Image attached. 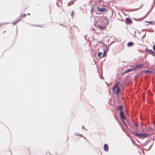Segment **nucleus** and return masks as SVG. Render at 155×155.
<instances>
[{
  "label": "nucleus",
  "mask_w": 155,
  "mask_h": 155,
  "mask_svg": "<svg viewBox=\"0 0 155 155\" xmlns=\"http://www.w3.org/2000/svg\"><path fill=\"white\" fill-rule=\"evenodd\" d=\"M143 3H140V5H139V6L138 8H141L143 6Z\"/></svg>",
  "instance_id": "a211bd4d"
},
{
  "label": "nucleus",
  "mask_w": 155,
  "mask_h": 155,
  "mask_svg": "<svg viewBox=\"0 0 155 155\" xmlns=\"http://www.w3.org/2000/svg\"><path fill=\"white\" fill-rule=\"evenodd\" d=\"M74 3V1H71L69 3H68V5H73Z\"/></svg>",
  "instance_id": "f3484780"
},
{
  "label": "nucleus",
  "mask_w": 155,
  "mask_h": 155,
  "mask_svg": "<svg viewBox=\"0 0 155 155\" xmlns=\"http://www.w3.org/2000/svg\"><path fill=\"white\" fill-rule=\"evenodd\" d=\"M147 22L149 23L151 25H153L154 23V22H152V21H149V22Z\"/></svg>",
  "instance_id": "6ab92c4d"
},
{
  "label": "nucleus",
  "mask_w": 155,
  "mask_h": 155,
  "mask_svg": "<svg viewBox=\"0 0 155 155\" xmlns=\"http://www.w3.org/2000/svg\"><path fill=\"white\" fill-rule=\"evenodd\" d=\"M120 88V87H118L116 91L115 92V93H116L117 95L119 94Z\"/></svg>",
  "instance_id": "f8f14e48"
},
{
  "label": "nucleus",
  "mask_w": 155,
  "mask_h": 155,
  "mask_svg": "<svg viewBox=\"0 0 155 155\" xmlns=\"http://www.w3.org/2000/svg\"><path fill=\"white\" fill-rule=\"evenodd\" d=\"M117 109L118 110H119L121 111L122 110V108L121 106H119L117 107Z\"/></svg>",
  "instance_id": "dca6fc26"
},
{
  "label": "nucleus",
  "mask_w": 155,
  "mask_h": 155,
  "mask_svg": "<svg viewBox=\"0 0 155 155\" xmlns=\"http://www.w3.org/2000/svg\"><path fill=\"white\" fill-rule=\"evenodd\" d=\"M146 50L148 52L150 53H153L154 52L152 50H150L148 49H146Z\"/></svg>",
  "instance_id": "ddd939ff"
},
{
  "label": "nucleus",
  "mask_w": 155,
  "mask_h": 155,
  "mask_svg": "<svg viewBox=\"0 0 155 155\" xmlns=\"http://www.w3.org/2000/svg\"><path fill=\"white\" fill-rule=\"evenodd\" d=\"M107 22V19L100 18L97 21L96 25L100 29H103L106 27Z\"/></svg>",
  "instance_id": "f257e3e1"
},
{
  "label": "nucleus",
  "mask_w": 155,
  "mask_h": 155,
  "mask_svg": "<svg viewBox=\"0 0 155 155\" xmlns=\"http://www.w3.org/2000/svg\"><path fill=\"white\" fill-rule=\"evenodd\" d=\"M123 123L125 125V122H123Z\"/></svg>",
  "instance_id": "a878e982"
},
{
  "label": "nucleus",
  "mask_w": 155,
  "mask_h": 155,
  "mask_svg": "<svg viewBox=\"0 0 155 155\" xmlns=\"http://www.w3.org/2000/svg\"><path fill=\"white\" fill-rule=\"evenodd\" d=\"M126 20L128 24H131L132 23V21L129 18H126Z\"/></svg>",
  "instance_id": "6e6552de"
},
{
  "label": "nucleus",
  "mask_w": 155,
  "mask_h": 155,
  "mask_svg": "<svg viewBox=\"0 0 155 155\" xmlns=\"http://www.w3.org/2000/svg\"><path fill=\"white\" fill-rule=\"evenodd\" d=\"M134 136H137L139 138H144L147 136V134L146 133L139 134L137 133H134L133 134Z\"/></svg>",
  "instance_id": "f03ea898"
},
{
  "label": "nucleus",
  "mask_w": 155,
  "mask_h": 155,
  "mask_svg": "<svg viewBox=\"0 0 155 155\" xmlns=\"http://www.w3.org/2000/svg\"><path fill=\"white\" fill-rule=\"evenodd\" d=\"M97 9L99 12H104L106 11V6L104 5H100L97 7Z\"/></svg>",
  "instance_id": "7ed1b4c3"
},
{
  "label": "nucleus",
  "mask_w": 155,
  "mask_h": 155,
  "mask_svg": "<svg viewBox=\"0 0 155 155\" xmlns=\"http://www.w3.org/2000/svg\"><path fill=\"white\" fill-rule=\"evenodd\" d=\"M74 0L76 1H77V0Z\"/></svg>",
  "instance_id": "cd10ccee"
},
{
  "label": "nucleus",
  "mask_w": 155,
  "mask_h": 155,
  "mask_svg": "<svg viewBox=\"0 0 155 155\" xmlns=\"http://www.w3.org/2000/svg\"><path fill=\"white\" fill-rule=\"evenodd\" d=\"M28 15H30V14L29 13H28Z\"/></svg>",
  "instance_id": "bb28decb"
},
{
  "label": "nucleus",
  "mask_w": 155,
  "mask_h": 155,
  "mask_svg": "<svg viewBox=\"0 0 155 155\" xmlns=\"http://www.w3.org/2000/svg\"><path fill=\"white\" fill-rule=\"evenodd\" d=\"M152 126L150 130H155V123L154 122H153L152 124Z\"/></svg>",
  "instance_id": "423d86ee"
},
{
  "label": "nucleus",
  "mask_w": 155,
  "mask_h": 155,
  "mask_svg": "<svg viewBox=\"0 0 155 155\" xmlns=\"http://www.w3.org/2000/svg\"><path fill=\"white\" fill-rule=\"evenodd\" d=\"M101 49L103 50V52H99L98 54V56L100 58H102L104 57L106 54L105 49L103 48H102Z\"/></svg>",
  "instance_id": "20e7f679"
},
{
  "label": "nucleus",
  "mask_w": 155,
  "mask_h": 155,
  "mask_svg": "<svg viewBox=\"0 0 155 155\" xmlns=\"http://www.w3.org/2000/svg\"><path fill=\"white\" fill-rule=\"evenodd\" d=\"M153 50L155 51V45H154L153 46Z\"/></svg>",
  "instance_id": "4be33fe9"
},
{
  "label": "nucleus",
  "mask_w": 155,
  "mask_h": 155,
  "mask_svg": "<svg viewBox=\"0 0 155 155\" xmlns=\"http://www.w3.org/2000/svg\"><path fill=\"white\" fill-rule=\"evenodd\" d=\"M21 17H20V18L19 20V21H17V22L19 21L20 20H21Z\"/></svg>",
  "instance_id": "b1692460"
},
{
  "label": "nucleus",
  "mask_w": 155,
  "mask_h": 155,
  "mask_svg": "<svg viewBox=\"0 0 155 155\" xmlns=\"http://www.w3.org/2000/svg\"><path fill=\"white\" fill-rule=\"evenodd\" d=\"M26 14H24V15H21V17H21V18H22V17H25V16H26Z\"/></svg>",
  "instance_id": "aec40b11"
},
{
  "label": "nucleus",
  "mask_w": 155,
  "mask_h": 155,
  "mask_svg": "<svg viewBox=\"0 0 155 155\" xmlns=\"http://www.w3.org/2000/svg\"><path fill=\"white\" fill-rule=\"evenodd\" d=\"M104 150L106 151H107L108 150V146L107 144H105L104 145Z\"/></svg>",
  "instance_id": "0eeeda50"
},
{
  "label": "nucleus",
  "mask_w": 155,
  "mask_h": 155,
  "mask_svg": "<svg viewBox=\"0 0 155 155\" xmlns=\"http://www.w3.org/2000/svg\"><path fill=\"white\" fill-rule=\"evenodd\" d=\"M134 70H133V69H128L126 71H125L124 72L125 73H127L129 72H130L132 71H134Z\"/></svg>",
  "instance_id": "2eb2a0df"
},
{
  "label": "nucleus",
  "mask_w": 155,
  "mask_h": 155,
  "mask_svg": "<svg viewBox=\"0 0 155 155\" xmlns=\"http://www.w3.org/2000/svg\"><path fill=\"white\" fill-rule=\"evenodd\" d=\"M143 66V65L141 64H138L135 66L133 69V70H136L138 68H141Z\"/></svg>",
  "instance_id": "39448f33"
},
{
  "label": "nucleus",
  "mask_w": 155,
  "mask_h": 155,
  "mask_svg": "<svg viewBox=\"0 0 155 155\" xmlns=\"http://www.w3.org/2000/svg\"><path fill=\"white\" fill-rule=\"evenodd\" d=\"M120 115L121 119H125V116H124V115L123 113L121 111L120 113Z\"/></svg>",
  "instance_id": "1a4fd4ad"
},
{
  "label": "nucleus",
  "mask_w": 155,
  "mask_h": 155,
  "mask_svg": "<svg viewBox=\"0 0 155 155\" xmlns=\"http://www.w3.org/2000/svg\"><path fill=\"white\" fill-rule=\"evenodd\" d=\"M134 1V0H127V2L129 4L133 3Z\"/></svg>",
  "instance_id": "4468645a"
},
{
  "label": "nucleus",
  "mask_w": 155,
  "mask_h": 155,
  "mask_svg": "<svg viewBox=\"0 0 155 155\" xmlns=\"http://www.w3.org/2000/svg\"><path fill=\"white\" fill-rule=\"evenodd\" d=\"M21 17H20V18L19 20V21H17V22L19 21L20 20H21Z\"/></svg>",
  "instance_id": "393cba45"
},
{
  "label": "nucleus",
  "mask_w": 155,
  "mask_h": 155,
  "mask_svg": "<svg viewBox=\"0 0 155 155\" xmlns=\"http://www.w3.org/2000/svg\"><path fill=\"white\" fill-rule=\"evenodd\" d=\"M134 44V43L132 42H130L127 43V45L128 47H130L133 46Z\"/></svg>",
  "instance_id": "9b49d317"
},
{
  "label": "nucleus",
  "mask_w": 155,
  "mask_h": 155,
  "mask_svg": "<svg viewBox=\"0 0 155 155\" xmlns=\"http://www.w3.org/2000/svg\"><path fill=\"white\" fill-rule=\"evenodd\" d=\"M135 126L137 127L138 126V123H136L135 124Z\"/></svg>",
  "instance_id": "412c9836"
},
{
  "label": "nucleus",
  "mask_w": 155,
  "mask_h": 155,
  "mask_svg": "<svg viewBox=\"0 0 155 155\" xmlns=\"http://www.w3.org/2000/svg\"><path fill=\"white\" fill-rule=\"evenodd\" d=\"M91 13H93V8L92 7L91 8Z\"/></svg>",
  "instance_id": "5701e85b"
},
{
  "label": "nucleus",
  "mask_w": 155,
  "mask_h": 155,
  "mask_svg": "<svg viewBox=\"0 0 155 155\" xmlns=\"http://www.w3.org/2000/svg\"><path fill=\"white\" fill-rule=\"evenodd\" d=\"M119 82H117V83L115 85H114V86L113 88V89H112V90L113 91H114V90L119 85Z\"/></svg>",
  "instance_id": "9d476101"
}]
</instances>
